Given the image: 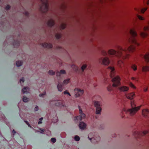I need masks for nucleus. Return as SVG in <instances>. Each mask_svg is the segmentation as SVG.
I'll return each mask as SVG.
<instances>
[{
    "instance_id": "obj_52",
    "label": "nucleus",
    "mask_w": 149,
    "mask_h": 149,
    "mask_svg": "<svg viewBox=\"0 0 149 149\" xmlns=\"http://www.w3.org/2000/svg\"><path fill=\"white\" fill-rule=\"evenodd\" d=\"M16 133V132L15 131V130H13V134H15V133Z\"/></svg>"
},
{
    "instance_id": "obj_1",
    "label": "nucleus",
    "mask_w": 149,
    "mask_h": 149,
    "mask_svg": "<svg viewBox=\"0 0 149 149\" xmlns=\"http://www.w3.org/2000/svg\"><path fill=\"white\" fill-rule=\"evenodd\" d=\"M135 50V47L132 45L128 48L123 49L120 46L118 47L117 51L111 49L108 51V53L110 55H114L118 57H121L123 59L127 58L129 55V53L133 52Z\"/></svg>"
},
{
    "instance_id": "obj_58",
    "label": "nucleus",
    "mask_w": 149,
    "mask_h": 149,
    "mask_svg": "<svg viewBox=\"0 0 149 149\" xmlns=\"http://www.w3.org/2000/svg\"><path fill=\"white\" fill-rule=\"evenodd\" d=\"M136 10H137V9H136ZM140 9H137V10L138 11H140Z\"/></svg>"
},
{
    "instance_id": "obj_38",
    "label": "nucleus",
    "mask_w": 149,
    "mask_h": 149,
    "mask_svg": "<svg viewBox=\"0 0 149 149\" xmlns=\"http://www.w3.org/2000/svg\"><path fill=\"white\" fill-rule=\"evenodd\" d=\"M65 27V24H62L61 25V28L62 29H64Z\"/></svg>"
},
{
    "instance_id": "obj_4",
    "label": "nucleus",
    "mask_w": 149,
    "mask_h": 149,
    "mask_svg": "<svg viewBox=\"0 0 149 149\" xmlns=\"http://www.w3.org/2000/svg\"><path fill=\"white\" fill-rule=\"evenodd\" d=\"M42 4L40 6V9L42 12H47L49 9L48 0H40Z\"/></svg>"
},
{
    "instance_id": "obj_26",
    "label": "nucleus",
    "mask_w": 149,
    "mask_h": 149,
    "mask_svg": "<svg viewBox=\"0 0 149 149\" xmlns=\"http://www.w3.org/2000/svg\"><path fill=\"white\" fill-rule=\"evenodd\" d=\"M13 45L15 47L18 46L19 45V42L18 41H16L13 43Z\"/></svg>"
},
{
    "instance_id": "obj_41",
    "label": "nucleus",
    "mask_w": 149,
    "mask_h": 149,
    "mask_svg": "<svg viewBox=\"0 0 149 149\" xmlns=\"http://www.w3.org/2000/svg\"><path fill=\"white\" fill-rule=\"evenodd\" d=\"M102 54L104 56H105L107 54V53L106 51H102Z\"/></svg>"
},
{
    "instance_id": "obj_39",
    "label": "nucleus",
    "mask_w": 149,
    "mask_h": 149,
    "mask_svg": "<svg viewBox=\"0 0 149 149\" xmlns=\"http://www.w3.org/2000/svg\"><path fill=\"white\" fill-rule=\"evenodd\" d=\"M60 72L61 74H65V70H62L60 71Z\"/></svg>"
},
{
    "instance_id": "obj_24",
    "label": "nucleus",
    "mask_w": 149,
    "mask_h": 149,
    "mask_svg": "<svg viewBox=\"0 0 149 149\" xmlns=\"http://www.w3.org/2000/svg\"><path fill=\"white\" fill-rule=\"evenodd\" d=\"M29 90V88L28 87H24L22 89V91L23 93H26L27 92V91Z\"/></svg>"
},
{
    "instance_id": "obj_49",
    "label": "nucleus",
    "mask_w": 149,
    "mask_h": 149,
    "mask_svg": "<svg viewBox=\"0 0 149 149\" xmlns=\"http://www.w3.org/2000/svg\"><path fill=\"white\" fill-rule=\"evenodd\" d=\"M145 2L147 4H149V0H146Z\"/></svg>"
},
{
    "instance_id": "obj_10",
    "label": "nucleus",
    "mask_w": 149,
    "mask_h": 149,
    "mask_svg": "<svg viewBox=\"0 0 149 149\" xmlns=\"http://www.w3.org/2000/svg\"><path fill=\"white\" fill-rule=\"evenodd\" d=\"M78 108L79 109V114L80 115L78 116L75 117L76 119L79 121H80L82 119L86 117V115L85 114L82 113V111L81 107L79 106H78Z\"/></svg>"
},
{
    "instance_id": "obj_5",
    "label": "nucleus",
    "mask_w": 149,
    "mask_h": 149,
    "mask_svg": "<svg viewBox=\"0 0 149 149\" xmlns=\"http://www.w3.org/2000/svg\"><path fill=\"white\" fill-rule=\"evenodd\" d=\"M111 80L113 82V87H116L120 84V78L118 76L114 77Z\"/></svg>"
},
{
    "instance_id": "obj_51",
    "label": "nucleus",
    "mask_w": 149,
    "mask_h": 149,
    "mask_svg": "<svg viewBox=\"0 0 149 149\" xmlns=\"http://www.w3.org/2000/svg\"><path fill=\"white\" fill-rule=\"evenodd\" d=\"M144 91L145 92H146L147 91V90H148V88H144Z\"/></svg>"
},
{
    "instance_id": "obj_22",
    "label": "nucleus",
    "mask_w": 149,
    "mask_h": 149,
    "mask_svg": "<svg viewBox=\"0 0 149 149\" xmlns=\"http://www.w3.org/2000/svg\"><path fill=\"white\" fill-rule=\"evenodd\" d=\"M88 138L90 140H92L93 139H94L95 140V141L96 142H97L98 141H100V137L99 136H98L96 138V139H95V138H94V137H93V138H89V136H88Z\"/></svg>"
},
{
    "instance_id": "obj_30",
    "label": "nucleus",
    "mask_w": 149,
    "mask_h": 149,
    "mask_svg": "<svg viewBox=\"0 0 149 149\" xmlns=\"http://www.w3.org/2000/svg\"><path fill=\"white\" fill-rule=\"evenodd\" d=\"M49 74L50 75H53L55 74V72L52 70H50L49 71Z\"/></svg>"
},
{
    "instance_id": "obj_9",
    "label": "nucleus",
    "mask_w": 149,
    "mask_h": 149,
    "mask_svg": "<svg viewBox=\"0 0 149 149\" xmlns=\"http://www.w3.org/2000/svg\"><path fill=\"white\" fill-rule=\"evenodd\" d=\"M106 72L109 74L111 78L114 77L115 75V69L113 67L110 66L107 69Z\"/></svg>"
},
{
    "instance_id": "obj_50",
    "label": "nucleus",
    "mask_w": 149,
    "mask_h": 149,
    "mask_svg": "<svg viewBox=\"0 0 149 149\" xmlns=\"http://www.w3.org/2000/svg\"><path fill=\"white\" fill-rule=\"evenodd\" d=\"M42 121H38V124H41L42 123Z\"/></svg>"
},
{
    "instance_id": "obj_6",
    "label": "nucleus",
    "mask_w": 149,
    "mask_h": 149,
    "mask_svg": "<svg viewBox=\"0 0 149 149\" xmlns=\"http://www.w3.org/2000/svg\"><path fill=\"white\" fill-rule=\"evenodd\" d=\"M94 104L96 108V114H100L102 110L100 107V102L99 101H95L94 102Z\"/></svg>"
},
{
    "instance_id": "obj_37",
    "label": "nucleus",
    "mask_w": 149,
    "mask_h": 149,
    "mask_svg": "<svg viewBox=\"0 0 149 149\" xmlns=\"http://www.w3.org/2000/svg\"><path fill=\"white\" fill-rule=\"evenodd\" d=\"M63 93L65 95L68 94L69 96H71V95L68 92L67 90L64 91Z\"/></svg>"
},
{
    "instance_id": "obj_17",
    "label": "nucleus",
    "mask_w": 149,
    "mask_h": 149,
    "mask_svg": "<svg viewBox=\"0 0 149 149\" xmlns=\"http://www.w3.org/2000/svg\"><path fill=\"white\" fill-rule=\"evenodd\" d=\"M143 115L145 116H148L149 114L148 110L147 109H144L142 110Z\"/></svg>"
},
{
    "instance_id": "obj_55",
    "label": "nucleus",
    "mask_w": 149,
    "mask_h": 149,
    "mask_svg": "<svg viewBox=\"0 0 149 149\" xmlns=\"http://www.w3.org/2000/svg\"><path fill=\"white\" fill-rule=\"evenodd\" d=\"M25 14H26V15H28V14H29V13L28 12H25Z\"/></svg>"
},
{
    "instance_id": "obj_47",
    "label": "nucleus",
    "mask_w": 149,
    "mask_h": 149,
    "mask_svg": "<svg viewBox=\"0 0 149 149\" xmlns=\"http://www.w3.org/2000/svg\"><path fill=\"white\" fill-rule=\"evenodd\" d=\"M38 110V106H36L34 108V110L35 111H37Z\"/></svg>"
},
{
    "instance_id": "obj_44",
    "label": "nucleus",
    "mask_w": 149,
    "mask_h": 149,
    "mask_svg": "<svg viewBox=\"0 0 149 149\" xmlns=\"http://www.w3.org/2000/svg\"><path fill=\"white\" fill-rule=\"evenodd\" d=\"M24 78L23 77L22 78V79H20V83H21L22 82V83H23L24 82Z\"/></svg>"
},
{
    "instance_id": "obj_54",
    "label": "nucleus",
    "mask_w": 149,
    "mask_h": 149,
    "mask_svg": "<svg viewBox=\"0 0 149 149\" xmlns=\"http://www.w3.org/2000/svg\"><path fill=\"white\" fill-rule=\"evenodd\" d=\"M131 79L132 80H134L135 79V78L134 77H132L131 78Z\"/></svg>"
},
{
    "instance_id": "obj_60",
    "label": "nucleus",
    "mask_w": 149,
    "mask_h": 149,
    "mask_svg": "<svg viewBox=\"0 0 149 149\" xmlns=\"http://www.w3.org/2000/svg\"><path fill=\"white\" fill-rule=\"evenodd\" d=\"M95 141H94L93 142H94V143H95Z\"/></svg>"
},
{
    "instance_id": "obj_46",
    "label": "nucleus",
    "mask_w": 149,
    "mask_h": 149,
    "mask_svg": "<svg viewBox=\"0 0 149 149\" xmlns=\"http://www.w3.org/2000/svg\"><path fill=\"white\" fill-rule=\"evenodd\" d=\"M46 94V93L45 92L44 93H41L40 94L39 96L40 97H43L44 95Z\"/></svg>"
},
{
    "instance_id": "obj_27",
    "label": "nucleus",
    "mask_w": 149,
    "mask_h": 149,
    "mask_svg": "<svg viewBox=\"0 0 149 149\" xmlns=\"http://www.w3.org/2000/svg\"><path fill=\"white\" fill-rule=\"evenodd\" d=\"M22 99L23 101L25 102H26L28 101V98L25 97H23Z\"/></svg>"
},
{
    "instance_id": "obj_57",
    "label": "nucleus",
    "mask_w": 149,
    "mask_h": 149,
    "mask_svg": "<svg viewBox=\"0 0 149 149\" xmlns=\"http://www.w3.org/2000/svg\"><path fill=\"white\" fill-rule=\"evenodd\" d=\"M120 62H121L122 63H123V62H122V61H118V64H119V63H120Z\"/></svg>"
},
{
    "instance_id": "obj_33",
    "label": "nucleus",
    "mask_w": 149,
    "mask_h": 149,
    "mask_svg": "<svg viewBox=\"0 0 149 149\" xmlns=\"http://www.w3.org/2000/svg\"><path fill=\"white\" fill-rule=\"evenodd\" d=\"M137 18L138 19H139L140 20H143L144 19L143 17L140 15H137Z\"/></svg>"
},
{
    "instance_id": "obj_16",
    "label": "nucleus",
    "mask_w": 149,
    "mask_h": 149,
    "mask_svg": "<svg viewBox=\"0 0 149 149\" xmlns=\"http://www.w3.org/2000/svg\"><path fill=\"white\" fill-rule=\"evenodd\" d=\"M135 95V94L133 93L127 94L125 95L126 97L129 99H133Z\"/></svg>"
},
{
    "instance_id": "obj_34",
    "label": "nucleus",
    "mask_w": 149,
    "mask_h": 149,
    "mask_svg": "<svg viewBox=\"0 0 149 149\" xmlns=\"http://www.w3.org/2000/svg\"><path fill=\"white\" fill-rule=\"evenodd\" d=\"M55 36L56 38L58 39L60 38L61 37V35L59 34H56Z\"/></svg>"
},
{
    "instance_id": "obj_40",
    "label": "nucleus",
    "mask_w": 149,
    "mask_h": 149,
    "mask_svg": "<svg viewBox=\"0 0 149 149\" xmlns=\"http://www.w3.org/2000/svg\"><path fill=\"white\" fill-rule=\"evenodd\" d=\"M51 141L54 143L56 141V139L54 138H52L51 139Z\"/></svg>"
},
{
    "instance_id": "obj_59",
    "label": "nucleus",
    "mask_w": 149,
    "mask_h": 149,
    "mask_svg": "<svg viewBox=\"0 0 149 149\" xmlns=\"http://www.w3.org/2000/svg\"><path fill=\"white\" fill-rule=\"evenodd\" d=\"M124 117L123 116H122V118H123Z\"/></svg>"
},
{
    "instance_id": "obj_8",
    "label": "nucleus",
    "mask_w": 149,
    "mask_h": 149,
    "mask_svg": "<svg viewBox=\"0 0 149 149\" xmlns=\"http://www.w3.org/2000/svg\"><path fill=\"white\" fill-rule=\"evenodd\" d=\"M144 32H140V35L143 38L147 37L148 36L147 32L149 31V22L148 25L144 26L143 28Z\"/></svg>"
},
{
    "instance_id": "obj_36",
    "label": "nucleus",
    "mask_w": 149,
    "mask_h": 149,
    "mask_svg": "<svg viewBox=\"0 0 149 149\" xmlns=\"http://www.w3.org/2000/svg\"><path fill=\"white\" fill-rule=\"evenodd\" d=\"M130 86L134 88H135L136 87L134 86L133 84L131 82H130L129 84Z\"/></svg>"
},
{
    "instance_id": "obj_56",
    "label": "nucleus",
    "mask_w": 149,
    "mask_h": 149,
    "mask_svg": "<svg viewBox=\"0 0 149 149\" xmlns=\"http://www.w3.org/2000/svg\"><path fill=\"white\" fill-rule=\"evenodd\" d=\"M40 130L42 131V132H43L44 131V130H41V129H40Z\"/></svg>"
},
{
    "instance_id": "obj_20",
    "label": "nucleus",
    "mask_w": 149,
    "mask_h": 149,
    "mask_svg": "<svg viewBox=\"0 0 149 149\" xmlns=\"http://www.w3.org/2000/svg\"><path fill=\"white\" fill-rule=\"evenodd\" d=\"M142 57H143L146 60V62L149 61V53H147L146 54L142 56Z\"/></svg>"
},
{
    "instance_id": "obj_35",
    "label": "nucleus",
    "mask_w": 149,
    "mask_h": 149,
    "mask_svg": "<svg viewBox=\"0 0 149 149\" xmlns=\"http://www.w3.org/2000/svg\"><path fill=\"white\" fill-rule=\"evenodd\" d=\"M86 65H83L81 67V69L82 71H84V69L86 68Z\"/></svg>"
},
{
    "instance_id": "obj_32",
    "label": "nucleus",
    "mask_w": 149,
    "mask_h": 149,
    "mask_svg": "<svg viewBox=\"0 0 149 149\" xmlns=\"http://www.w3.org/2000/svg\"><path fill=\"white\" fill-rule=\"evenodd\" d=\"M74 139L76 141H79L80 140L79 136H76L74 137Z\"/></svg>"
},
{
    "instance_id": "obj_13",
    "label": "nucleus",
    "mask_w": 149,
    "mask_h": 149,
    "mask_svg": "<svg viewBox=\"0 0 149 149\" xmlns=\"http://www.w3.org/2000/svg\"><path fill=\"white\" fill-rule=\"evenodd\" d=\"M101 60H102V63L104 65H107L110 63L109 59L107 57H105L103 58H101Z\"/></svg>"
},
{
    "instance_id": "obj_12",
    "label": "nucleus",
    "mask_w": 149,
    "mask_h": 149,
    "mask_svg": "<svg viewBox=\"0 0 149 149\" xmlns=\"http://www.w3.org/2000/svg\"><path fill=\"white\" fill-rule=\"evenodd\" d=\"M75 94L74 95L75 97H77L82 95L84 93V90L76 88L74 90Z\"/></svg>"
},
{
    "instance_id": "obj_48",
    "label": "nucleus",
    "mask_w": 149,
    "mask_h": 149,
    "mask_svg": "<svg viewBox=\"0 0 149 149\" xmlns=\"http://www.w3.org/2000/svg\"><path fill=\"white\" fill-rule=\"evenodd\" d=\"M61 73L60 72H58L56 73V75L57 76L59 77Z\"/></svg>"
},
{
    "instance_id": "obj_45",
    "label": "nucleus",
    "mask_w": 149,
    "mask_h": 149,
    "mask_svg": "<svg viewBox=\"0 0 149 149\" xmlns=\"http://www.w3.org/2000/svg\"><path fill=\"white\" fill-rule=\"evenodd\" d=\"M24 122L26 123V124L28 125L29 127H31L30 126L29 124V123L28 122L26 121H24Z\"/></svg>"
},
{
    "instance_id": "obj_11",
    "label": "nucleus",
    "mask_w": 149,
    "mask_h": 149,
    "mask_svg": "<svg viewBox=\"0 0 149 149\" xmlns=\"http://www.w3.org/2000/svg\"><path fill=\"white\" fill-rule=\"evenodd\" d=\"M149 132V130L148 131H144L143 132H139L138 131H135L134 133L133 134L135 136L136 138H140L141 136L144 135L146 134H148Z\"/></svg>"
},
{
    "instance_id": "obj_43",
    "label": "nucleus",
    "mask_w": 149,
    "mask_h": 149,
    "mask_svg": "<svg viewBox=\"0 0 149 149\" xmlns=\"http://www.w3.org/2000/svg\"><path fill=\"white\" fill-rule=\"evenodd\" d=\"M10 8V6L9 5H7L6 6L5 9L6 10H8Z\"/></svg>"
},
{
    "instance_id": "obj_21",
    "label": "nucleus",
    "mask_w": 149,
    "mask_h": 149,
    "mask_svg": "<svg viewBox=\"0 0 149 149\" xmlns=\"http://www.w3.org/2000/svg\"><path fill=\"white\" fill-rule=\"evenodd\" d=\"M142 70L143 72L149 71V66H142Z\"/></svg>"
},
{
    "instance_id": "obj_18",
    "label": "nucleus",
    "mask_w": 149,
    "mask_h": 149,
    "mask_svg": "<svg viewBox=\"0 0 149 149\" xmlns=\"http://www.w3.org/2000/svg\"><path fill=\"white\" fill-rule=\"evenodd\" d=\"M54 24V21L52 19H50L47 22V25L49 27H51L53 26Z\"/></svg>"
},
{
    "instance_id": "obj_14",
    "label": "nucleus",
    "mask_w": 149,
    "mask_h": 149,
    "mask_svg": "<svg viewBox=\"0 0 149 149\" xmlns=\"http://www.w3.org/2000/svg\"><path fill=\"white\" fill-rule=\"evenodd\" d=\"M119 89L121 91L126 92L129 90L128 87L125 86H122L119 87Z\"/></svg>"
},
{
    "instance_id": "obj_3",
    "label": "nucleus",
    "mask_w": 149,
    "mask_h": 149,
    "mask_svg": "<svg viewBox=\"0 0 149 149\" xmlns=\"http://www.w3.org/2000/svg\"><path fill=\"white\" fill-rule=\"evenodd\" d=\"M132 108L127 110L124 109L123 111L126 113L129 114L130 116L134 115L140 109L141 106L138 107H135V105L134 102H131Z\"/></svg>"
},
{
    "instance_id": "obj_15",
    "label": "nucleus",
    "mask_w": 149,
    "mask_h": 149,
    "mask_svg": "<svg viewBox=\"0 0 149 149\" xmlns=\"http://www.w3.org/2000/svg\"><path fill=\"white\" fill-rule=\"evenodd\" d=\"M42 46L44 47L47 48H51L52 47V45L51 43H44L42 44Z\"/></svg>"
},
{
    "instance_id": "obj_7",
    "label": "nucleus",
    "mask_w": 149,
    "mask_h": 149,
    "mask_svg": "<svg viewBox=\"0 0 149 149\" xmlns=\"http://www.w3.org/2000/svg\"><path fill=\"white\" fill-rule=\"evenodd\" d=\"M70 79H68L64 80L63 81L62 84H60L59 83L57 86V88L58 91H59L61 92L63 89V85L67 84L70 81Z\"/></svg>"
},
{
    "instance_id": "obj_25",
    "label": "nucleus",
    "mask_w": 149,
    "mask_h": 149,
    "mask_svg": "<svg viewBox=\"0 0 149 149\" xmlns=\"http://www.w3.org/2000/svg\"><path fill=\"white\" fill-rule=\"evenodd\" d=\"M131 68L134 71H136L137 69V66L136 65L134 64H132Z\"/></svg>"
},
{
    "instance_id": "obj_29",
    "label": "nucleus",
    "mask_w": 149,
    "mask_h": 149,
    "mask_svg": "<svg viewBox=\"0 0 149 149\" xmlns=\"http://www.w3.org/2000/svg\"><path fill=\"white\" fill-rule=\"evenodd\" d=\"M62 104V102L60 101H59L55 103V105L56 106H60Z\"/></svg>"
},
{
    "instance_id": "obj_53",
    "label": "nucleus",
    "mask_w": 149,
    "mask_h": 149,
    "mask_svg": "<svg viewBox=\"0 0 149 149\" xmlns=\"http://www.w3.org/2000/svg\"><path fill=\"white\" fill-rule=\"evenodd\" d=\"M43 119V118L42 117H41V118H40L39 120H40V121H42V120Z\"/></svg>"
},
{
    "instance_id": "obj_19",
    "label": "nucleus",
    "mask_w": 149,
    "mask_h": 149,
    "mask_svg": "<svg viewBox=\"0 0 149 149\" xmlns=\"http://www.w3.org/2000/svg\"><path fill=\"white\" fill-rule=\"evenodd\" d=\"M79 126L80 129H84L86 128V124L83 122H81L80 123Z\"/></svg>"
},
{
    "instance_id": "obj_42",
    "label": "nucleus",
    "mask_w": 149,
    "mask_h": 149,
    "mask_svg": "<svg viewBox=\"0 0 149 149\" xmlns=\"http://www.w3.org/2000/svg\"><path fill=\"white\" fill-rule=\"evenodd\" d=\"M71 67L72 68H74V69L75 70H77V67L74 65H72L71 66Z\"/></svg>"
},
{
    "instance_id": "obj_2",
    "label": "nucleus",
    "mask_w": 149,
    "mask_h": 149,
    "mask_svg": "<svg viewBox=\"0 0 149 149\" xmlns=\"http://www.w3.org/2000/svg\"><path fill=\"white\" fill-rule=\"evenodd\" d=\"M129 33L132 37L129 38V42L135 45L139 46L140 44L136 38V37L137 36V34L136 31L134 29H130Z\"/></svg>"
},
{
    "instance_id": "obj_23",
    "label": "nucleus",
    "mask_w": 149,
    "mask_h": 149,
    "mask_svg": "<svg viewBox=\"0 0 149 149\" xmlns=\"http://www.w3.org/2000/svg\"><path fill=\"white\" fill-rule=\"evenodd\" d=\"M23 62L21 61H19L16 62V64L17 67L21 66Z\"/></svg>"
},
{
    "instance_id": "obj_28",
    "label": "nucleus",
    "mask_w": 149,
    "mask_h": 149,
    "mask_svg": "<svg viewBox=\"0 0 149 149\" xmlns=\"http://www.w3.org/2000/svg\"><path fill=\"white\" fill-rule=\"evenodd\" d=\"M147 9V8H142L140 9V11H141V12L142 13H144L145 11Z\"/></svg>"
},
{
    "instance_id": "obj_31",
    "label": "nucleus",
    "mask_w": 149,
    "mask_h": 149,
    "mask_svg": "<svg viewBox=\"0 0 149 149\" xmlns=\"http://www.w3.org/2000/svg\"><path fill=\"white\" fill-rule=\"evenodd\" d=\"M107 89L108 91H111L112 89V86L111 85H109L108 87H107Z\"/></svg>"
}]
</instances>
